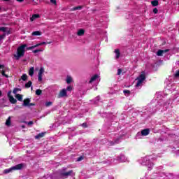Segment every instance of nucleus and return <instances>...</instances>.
<instances>
[{
    "mask_svg": "<svg viewBox=\"0 0 179 179\" xmlns=\"http://www.w3.org/2000/svg\"><path fill=\"white\" fill-rule=\"evenodd\" d=\"M27 47V45L23 44L17 48V55H14L15 58L18 61V59H20L22 57L24 56V52L26 51L24 48Z\"/></svg>",
    "mask_w": 179,
    "mask_h": 179,
    "instance_id": "f257e3e1",
    "label": "nucleus"
},
{
    "mask_svg": "<svg viewBox=\"0 0 179 179\" xmlns=\"http://www.w3.org/2000/svg\"><path fill=\"white\" fill-rule=\"evenodd\" d=\"M23 167H24V164H17L8 169L4 170V173H5V174H8L15 170H22V169H23Z\"/></svg>",
    "mask_w": 179,
    "mask_h": 179,
    "instance_id": "f03ea898",
    "label": "nucleus"
},
{
    "mask_svg": "<svg viewBox=\"0 0 179 179\" xmlns=\"http://www.w3.org/2000/svg\"><path fill=\"white\" fill-rule=\"evenodd\" d=\"M145 79H146V75L145 74V71H142L141 74L136 79V80H138L136 85V87H139L141 83H143Z\"/></svg>",
    "mask_w": 179,
    "mask_h": 179,
    "instance_id": "7ed1b4c3",
    "label": "nucleus"
},
{
    "mask_svg": "<svg viewBox=\"0 0 179 179\" xmlns=\"http://www.w3.org/2000/svg\"><path fill=\"white\" fill-rule=\"evenodd\" d=\"M72 173H73V170H70L66 172V168H64L60 171V177H64L65 178H68L69 176H72Z\"/></svg>",
    "mask_w": 179,
    "mask_h": 179,
    "instance_id": "20e7f679",
    "label": "nucleus"
},
{
    "mask_svg": "<svg viewBox=\"0 0 179 179\" xmlns=\"http://www.w3.org/2000/svg\"><path fill=\"white\" fill-rule=\"evenodd\" d=\"M10 93H12V91H9L8 93V100L10 103H11V104H16V103H17V100H16V99H14L13 96H12Z\"/></svg>",
    "mask_w": 179,
    "mask_h": 179,
    "instance_id": "39448f33",
    "label": "nucleus"
},
{
    "mask_svg": "<svg viewBox=\"0 0 179 179\" xmlns=\"http://www.w3.org/2000/svg\"><path fill=\"white\" fill-rule=\"evenodd\" d=\"M43 73H44V68L41 67L38 73V82L43 81Z\"/></svg>",
    "mask_w": 179,
    "mask_h": 179,
    "instance_id": "423d86ee",
    "label": "nucleus"
},
{
    "mask_svg": "<svg viewBox=\"0 0 179 179\" xmlns=\"http://www.w3.org/2000/svg\"><path fill=\"white\" fill-rule=\"evenodd\" d=\"M66 89H62L58 94L59 99H61L62 97H66Z\"/></svg>",
    "mask_w": 179,
    "mask_h": 179,
    "instance_id": "0eeeda50",
    "label": "nucleus"
},
{
    "mask_svg": "<svg viewBox=\"0 0 179 179\" xmlns=\"http://www.w3.org/2000/svg\"><path fill=\"white\" fill-rule=\"evenodd\" d=\"M150 133V129H145L141 131L142 136H148V135H149Z\"/></svg>",
    "mask_w": 179,
    "mask_h": 179,
    "instance_id": "6e6552de",
    "label": "nucleus"
},
{
    "mask_svg": "<svg viewBox=\"0 0 179 179\" xmlns=\"http://www.w3.org/2000/svg\"><path fill=\"white\" fill-rule=\"evenodd\" d=\"M29 103H30V99L27 98V99H24L22 106L24 107H28Z\"/></svg>",
    "mask_w": 179,
    "mask_h": 179,
    "instance_id": "1a4fd4ad",
    "label": "nucleus"
},
{
    "mask_svg": "<svg viewBox=\"0 0 179 179\" xmlns=\"http://www.w3.org/2000/svg\"><path fill=\"white\" fill-rule=\"evenodd\" d=\"M38 17H40V15L38 14H34L31 17H30V21L31 22H34V20H36V19H38Z\"/></svg>",
    "mask_w": 179,
    "mask_h": 179,
    "instance_id": "9d476101",
    "label": "nucleus"
},
{
    "mask_svg": "<svg viewBox=\"0 0 179 179\" xmlns=\"http://www.w3.org/2000/svg\"><path fill=\"white\" fill-rule=\"evenodd\" d=\"M15 99H17V100H18V101H23V95H22L20 94H16Z\"/></svg>",
    "mask_w": 179,
    "mask_h": 179,
    "instance_id": "9b49d317",
    "label": "nucleus"
},
{
    "mask_svg": "<svg viewBox=\"0 0 179 179\" xmlns=\"http://www.w3.org/2000/svg\"><path fill=\"white\" fill-rule=\"evenodd\" d=\"M45 135V133L44 132L39 133L38 135L35 136V139H41V138H44Z\"/></svg>",
    "mask_w": 179,
    "mask_h": 179,
    "instance_id": "f8f14e48",
    "label": "nucleus"
},
{
    "mask_svg": "<svg viewBox=\"0 0 179 179\" xmlns=\"http://www.w3.org/2000/svg\"><path fill=\"white\" fill-rule=\"evenodd\" d=\"M99 78V75L95 74L94 75L90 80V83H93L94 80H96Z\"/></svg>",
    "mask_w": 179,
    "mask_h": 179,
    "instance_id": "ddd939ff",
    "label": "nucleus"
},
{
    "mask_svg": "<svg viewBox=\"0 0 179 179\" xmlns=\"http://www.w3.org/2000/svg\"><path fill=\"white\" fill-rule=\"evenodd\" d=\"M115 53L116 54V59H118L121 56V52H120V49H115Z\"/></svg>",
    "mask_w": 179,
    "mask_h": 179,
    "instance_id": "4468645a",
    "label": "nucleus"
},
{
    "mask_svg": "<svg viewBox=\"0 0 179 179\" xmlns=\"http://www.w3.org/2000/svg\"><path fill=\"white\" fill-rule=\"evenodd\" d=\"M29 76H33L34 75V67H31L29 71Z\"/></svg>",
    "mask_w": 179,
    "mask_h": 179,
    "instance_id": "2eb2a0df",
    "label": "nucleus"
},
{
    "mask_svg": "<svg viewBox=\"0 0 179 179\" xmlns=\"http://www.w3.org/2000/svg\"><path fill=\"white\" fill-rule=\"evenodd\" d=\"M163 54H164L163 50H159L157 52V57H163Z\"/></svg>",
    "mask_w": 179,
    "mask_h": 179,
    "instance_id": "dca6fc26",
    "label": "nucleus"
},
{
    "mask_svg": "<svg viewBox=\"0 0 179 179\" xmlns=\"http://www.w3.org/2000/svg\"><path fill=\"white\" fill-rule=\"evenodd\" d=\"M151 5H152V6H159V1H157V0H154L151 1Z\"/></svg>",
    "mask_w": 179,
    "mask_h": 179,
    "instance_id": "f3484780",
    "label": "nucleus"
},
{
    "mask_svg": "<svg viewBox=\"0 0 179 179\" xmlns=\"http://www.w3.org/2000/svg\"><path fill=\"white\" fill-rule=\"evenodd\" d=\"M33 83H31V81H28L26 84H25V87L26 89H29L30 87H31V85Z\"/></svg>",
    "mask_w": 179,
    "mask_h": 179,
    "instance_id": "a211bd4d",
    "label": "nucleus"
},
{
    "mask_svg": "<svg viewBox=\"0 0 179 179\" xmlns=\"http://www.w3.org/2000/svg\"><path fill=\"white\" fill-rule=\"evenodd\" d=\"M77 34L78 36H83L85 34V30L84 29H79L77 32Z\"/></svg>",
    "mask_w": 179,
    "mask_h": 179,
    "instance_id": "6ab92c4d",
    "label": "nucleus"
},
{
    "mask_svg": "<svg viewBox=\"0 0 179 179\" xmlns=\"http://www.w3.org/2000/svg\"><path fill=\"white\" fill-rule=\"evenodd\" d=\"M33 36H41V31H35L32 32Z\"/></svg>",
    "mask_w": 179,
    "mask_h": 179,
    "instance_id": "aec40b11",
    "label": "nucleus"
},
{
    "mask_svg": "<svg viewBox=\"0 0 179 179\" xmlns=\"http://www.w3.org/2000/svg\"><path fill=\"white\" fill-rule=\"evenodd\" d=\"M21 79L24 82H26V80H27V76L26 74H22V76H21Z\"/></svg>",
    "mask_w": 179,
    "mask_h": 179,
    "instance_id": "412c9836",
    "label": "nucleus"
},
{
    "mask_svg": "<svg viewBox=\"0 0 179 179\" xmlns=\"http://www.w3.org/2000/svg\"><path fill=\"white\" fill-rule=\"evenodd\" d=\"M83 8V6H78L73 8V10H80V9H82Z\"/></svg>",
    "mask_w": 179,
    "mask_h": 179,
    "instance_id": "4be33fe9",
    "label": "nucleus"
},
{
    "mask_svg": "<svg viewBox=\"0 0 179 179\" xmlns=\"http://www.w3.org/2000/svg\"><path fill=\"white\" fill-rule=\"evenodd\" d=\"M41 93H43V91L40 89H38L36 90V96H41Z\"/></svg>",
    "mask_w": 179,
    "mask_h": 179,
    "instance_id": "5701e85b",
    "label": "nucleus"
},
{
    "mask_svg": "<svg viewBox=\"0 0 179 179\" xmlns=\"http://www.w3.org/2000/svg\"><path fill=\"white\" fill-rule=\"evenodd\" d=\"M66 83L69 84V83H72V77L71 76H68L66 78Z\"/></svg>",
    "mask_w": 179,
    "mask_h": 179,
    "instance_id": "b1692460",
    "label": "nucleus"
},
{
    "mask_svg": "<svg viewBox=\"0 0 179 179\" xmlns=\"http://www.w3.org/2000/svg\"><path fill=\"white\" fill-rule=\"evenodd\" d=\"M17 92H20V88H14V90H13V93L14 94H16L17 93Z\"/></svg>",
    "mask_w": 179,
    "mask_h": 179,
    "instance_id": "393cba45",
    "label": "nucleus"
},
{
    "mask_svg": "<svg viewBox=\"0 0 179 179\" xmlns=\"http://www.w3.org/2000/svg\"><path fill=\"white\" fill-rule=\"evenodd\" d=\"M6 125H7L8 127L10 125V117H9L8 120L6 121Z\"/></svg>",
    "mask_w": 179,
    "mask_h": 179,
    "instance_id": "a878e982",
    "label": "nucleus"
},
{
    "mask_svg": "<svg viewBox=\"0 0 179 179\" xmlns=\"http://www.w3.org/2000/svg\"><path fill=\"white\" fill-rule=\"evenodd\" d=\"M6 37V34H3L2 35H0V41H2Z\"/></svg>",
    "mask_w": 179,
    "mask_h": 179,
    "instance_id": "bb28decb",
    "label": "nucleus"
},
{
    "mask_svg": "<svg viewBox=\"0 0 179 179\" xmlns=\"http://www.w3.org/2000/svg\"><path fill=\"white\" fill-rule=\"evenodd\" d=\"M1 74L3 76H5V78H9V76H8V74L5 73V70L1 71Z\"/></svg>",
    "mask_w": 179,
    "mask_h": 179,
    "instance_id": "cd10ccee",
    "label": "nucleus"
},
{
    "mask_svg": "<svg viewBox=\"0 0 179 179\" xmlns=\"http://www.w3.org/2000/svg\"><path fill=\"white\" fill-rule=\"evenodd\" d=\"M65 90H66V92H72V86L69 85Z\"/></svg>",
    "mask_w": 179,
    "mask_h": 179,
    "instance_id": "c85d7f7f",
    "label": "nucleus"
},
{
    "mask_svg": "<svg viewBox=\"0 0 179 179\" xmlns=\"http://www.w3.org/2000/svg\"><path fill=\"white\" fill-rule=\"evenodd\" d=\"M45 107H50V106H52V102L48 101L45 103Z\"/></svg>",
    "mask_w": 179,
    "mask_h": 179,
    "instance_id": "c756f323",
    "label": "nucleus"
},
{
    "mask_svg": "<svg viewBox=\"0 0 179 179\" xmlns=\"http://www.w3.org/2000/svg\"><path fill=\"white\" fill-rule=\"evenodd\" d=\"M0 31H3V33H5L6 31V27H0Z\"/></svg>",
    "mask_w": 179,
    "mask_h": 179,
    "instance_id": "7c9ffc66",
    "label": "nucleus"
},
{
    "mask_svg": "<svg viewBox=\"0 0 179 179\" xmlns=\"http://www.w3.org/2000/svg\"><path fill=\"white\" fill-rule=\"evenodd\" d=\"M36 47H37L36 45H35L27 48V50H34V48H36Z\"/></svg>",
    "mask_w": 179,
    "mask_h": 179,
    "instance_id": "2f4dec72",
    "label": "nucleus"
},
{
    "mask_svg": "<svg viewBox=\"0 0 179 179\" xmlns=\"http://www.w3.org/2000/svg\"><path fill=\"white\" fill-rule=\"evenodd\" d=\"M124 94H131V91L125 90L123 91Z\"/></svg>",
    "mask_w": 179,
    "mask_h": 179,
    "instance_id": "473e14b6",
    "label": "nucleus"
},
{
    "mask_svg": "<svg viewBox=\"0 0 179 179\" xmlns=\"http://www.w3.org/2000/svg\"><path fill=\"white\" fill-rule=\"evenodd\" d=\"M41 51H43V50L37 49V50H33V52L34 54H37V52H41Z\"/></svg>",
    "mask_w": 179,
    "mask_h": 179,
    "instance_id": "72a5a7b5",
    "label": "nucleus"
},
{
    "mask_svg": "<svg viewBox=\"0 0 179 179\" xmlns=\"http://www.w3.org/2000/svg\"><path fill=\"white\" fill-rule=\"evenodd\" d=\"M153 13H155V15H157V13H159V10L157 9V8H155L153 9Z\"/></svg>",
    "mask_w": 179,
    "mask_h": 179,
    "instance_id": "f704fd0d",
    "label": "nucleus"
},
{
    "mask_svg": "<svg viewBox=\"0 0 179 179\" xmlns=\"http://www.w3.org/2000/svg\"><path fill=\"white\" fill-rule=\"evenodd\" d=\"M121 73H122V70L121 69H118L117 75L120 76Z\"/></svg>",
    "mask_w": 179,
    "mask_h": 179,
    "instance_id": "c9c22d12",
    "label": "nucleus"
},
{
    "mask_svg": "<svg viewBox=\"0 0 179 179\" xmlns=\"http://www.w3.org/2000/svg\"><path fill=\"white\" fill-rule=\"evenodd\" d=\"M45 44V42H41V43L36 44V47H40V45H44Z\"/></svg>",
    "mask_w": 179,
    "mask_h": 179,
    "instance_id": "e433bc0d",
    "label": "nucleus"
},
{
    "mask_svg": "<svg viewBox=\"0 0 179 179\" xmlns=\"http://www.w3.org/2000/svg\"><path fill=\"white\" fill-rule=\"evenodd\" d=\"M175 78H179V71H177L176 73L174 74Z\"/></svg>",
    "mask_w": 179,
    "mask_h": 179,
    "instance_id": "4c0bfd02",
    "label": "nucleus"
},
{
    "mask_svg": "<svg viewBox=\"0 0 179 179\" xmlns=\"http://www.w3.org/2000/svg\"><path fill=\"white\" fill-rule=\"evenodd\" d=\"M51 3H54V5H57V0H50Z\"/></svg>",
    "mask_w": 179,
    "mask_h": 179,
    "instance_id": "58836bf2",
    "label": "nucleus"
},
{
    "mask_svg": "<svg viewBox=\"0 0 179 179\" xmlns=\"http://www.w3.org/2000/svg\"><path fill=\"white\" fill-rule=\"evenodd\" d=\"M36 106V103H30V102H29V105H28V107H31V106Z\"/></svg>",
    "mask_w": 179,
    "mask_h": 179,
    "instance_id": "ea45409f",
    "label": "nucleus"
},
{
    "mask_svg": "<svg viewBox=\"0 0 179 179\" xmlns=\"http://www.w3.org/2000/svg\"><path fill=\"white\" fill-rule=\"evenodd\" d=\"M82 127H83V128H87V124H86V123H83V124H82Z\"/></svg>",
    "mask_w": 179,
    "mask_h": 179,
    "instance_id": "a19ab883",
    "label": "nucleus"
},
{
    "mask_svg": "<svg viewBox=\"0 0 179 179\" xmlns=\"http://www.w3.org/2000/svg\"><path fill=\"white\" fill-rule=\"evenodd\" d=\"M78 162H81V160H83V157L80 156V157L78 158Z\"/></svg>",
    "mask_w": 179,
    "mask_h": 179,
    "instance_id": "79ce46f5",
    "label": "nucleus"
},
{
    "mask_svg": "<svg viewBox=\"0 0 179 179\" xmlns=\"http://www.w3.org/2000/svg\"><path fill=\"white\" fill-rule=\"evenodd\" d=\"M28 125H33V124H34V122L33 121H29L27 122Z\"/></svg>",
    "mask_w": 179,
    "mask_h": 179,
    "instance_id": "37998d69",
    "label": "nucleus"
},
{
    "mask_svg": "<svg viewBox=\"0 0 179 179\" xmlns=\"http://www.w3.org/2000/svg\"><path fill=\"white\" fill-rule=\"evenodd\" d=\"M164 51V54L166 52H169V51H170V49H166V50H163Z\"/></svg>",
    "mask_w": 179,
    "mask_h": 179,
    "instance_id": "c03bdc74",
    "label": "nucleus"
},
{
    "mask_svg": "<svg viewBox=\"0 0 179 179\" xmlns=\"http://www.w3.org/2000/svg\"><path fill=\"white\" fill-rule=\"evenodd\" d=\"M17 2H20V3H22V2H24V0H16Z\"/></svg>",
    "mask_w": 179,
    "mask_h": 179,
    "instance_id": "a18cd8bd",
    "label": "nucleus"
},
{
    "mask_svg": "<svg viewBox=\"0 0 179 179\" xmlns=\"http://www.w3.org/2000/svg\"><path fill=\"white\" fill-rule=\"evenodd\" d=\"M3 68H5V66L0 64V69H3Z\"/></svg>",
    "mask_w": 179,
    "mask_h": 179,
    "instance_id": "49530a36",
    "label": "nucleus"
},
{
    "mask_svg": "<svg viewBox=\"0 0 179 179\" xmlns=\"http://www.w3.org/2000/svg\"><path fill=\"white\" fill-rule=\"evenodd\" d=\"M119 141H120V138H117V139L115 141V143H119V142H118Z\"/></svg>",
    "mask_w": 179,
    "mask_h": 179,
    "instance_id": "de8ad7c7",
    "label": "nucleus"
},
{
    "mask_svg": "<svg viewBox=\"0 0 179 179\" xmlns=\"http://www.w3.org/2000/svg\"><path fill=\"white\" fill-rule=\"evenodd\" d=\"M3 1H5V2H9V1L10 0H3Z\"/></svg>",
    "mask_w": 179,
    "mask_h": 179,
    "instance_id": "09e8293b",
    "label": "nucleus"
},
{
    "mask_svg": "<svg viewBox=\"0 0 179 179\" xmlns=\"http://www.w3.org/2000/svg\"><path fill=\"white\" fill-rule=\"evenodd\" d=\"M21 128H26V126L22 125V126L21 127Z\"/></svg>",
    "mask_w": 179,
    "mask_h": 179,
    "instance_id": "8fccbe9b",
    "label": "nucleus"
},
{
    "mask_svg": "<svg viewBox=\"0 0 179 179\" xmlns=\"http://www.w3.org/2000/svg\"><path fill=\"white\" fill-rule=\"evenodd\" d=\"M0 96H2V91L0 90Z\"/></svg>",
    "mask_w": 179,
    "mask_h": 179,
    "instance_id": "3c124183",
    "label": "nucleus"
},
{
    "mask_svg": "<svg viewBox=\"0 0 179 179\" xmlns=\"http://www.w3.org/2000/svg\"><path fill=\"white\" fill-rule=\"evenodd\" d=\"M48 44H51V42H49Z\"/></svg>",
    "mask_w": 179,
    "mask_h": 179,
    "instance_id": "603ef678",
    "label": "nucleus"
},
{
    "mask_svg": "<svg viewBox=\"0 0 179 179\" xmlns=\"http://www.w3.org/2000/svg\"><path fill=\"white\" fill-rule=\"evenodd\" d=\"M163 1H164V2L166 1V0H163Z\"/></svg>",
    "mask_w": 179,
    "mask_h": 179,
    "instance_id": "864d4df0",
    "label": "nucleus"
},
{
    "mask_svg": "<svg viewBox=\"0 0 179 179\" xmlns=\"http://www.w3.org/2000/svg\"><path fill=\"white\" fill-rule=\"evenodd\" d=\"M156 1H159V0H156Z\"/></svg>",
    "mask_w": 179,
    "mask_h": 179,
    "instance_id": "5fc2aeb1",
    "label": "nucleus"
},
{
    "mask_svg": "<svg viewBox=\"0 0 179 179\" xmlns=\"http://www.w3.org/2000/svg\"><path fill=\"white\" fill-rule=\"evenodd\" d=\"M1 8H0V11H1Z\"/></svg>",
    "mask_w": 179,
    "mask_h": 179,
    "instance_id": "6e6d98bb",
    "label": "nucleus"
}]
</instances>
